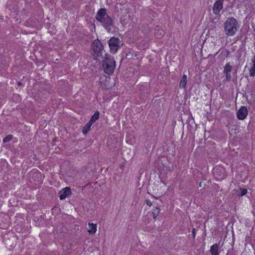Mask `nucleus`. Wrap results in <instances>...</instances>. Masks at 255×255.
<instances>
[{"instance_id":"obj_19","label":"nucleus","mask_w":255,"mask_h":255,"mask_svg":"<svg viewBox=\"0 0 255 255\" xmlns=\"http://www.w3.org/2000/svg\"><path fill=\"white\" fill-rule=\"evenodd\" d=\"M226 79L227 81H229L231 79L230 72L226 73Z\"/></svg>"},{"instance_id":"obj_21","label":"nucleus","mask_w":255,"mask_h":255,"mask_svg":"<svg viewBox=\"0 0 255 255\" xmlns=\"http://www.w3.org/2000/svg\"><path fill=\"white\" fill-rule=\"evenodd\" d=\"M146 204H147V205H148L149 206H151L152 205V203L149 200H147Z\"/></svg>"},{"instance_id":"obj_5","label":"nucleus","mask_w":255,"mask_h":255,"mask_svg":"<svg viewBox=\"0 0 255 255\" xmlns=\"http://www.w3.org/2000/svg\"><path fill=\"white\" fill-rule=\"evenodd\" d=\"M109 45L111 52L115 53L120 47L121 41L118 38L112 37L109 40Z\"/></svg>"},{"instance_id":"obj_9","label":"nucleus","mask_w":255,"mask_h":255,"mask_svg":"<svg viewBox=\"0 0 255 255\" xmlns=\"http://www.w3.org/2000/svg\"><path fill=\"white\" fill-rule=\"evenodd\" d=\"M87 229L89 234H94L97 232V224L89 223Z\"/></svg>"},{"instance_id":"obj_17","label":"nucleus","mask_w":255,"mask_h":255,"mask_svg":"<svg viewBox=\"0 0 255 255\" xmlns=\"http://www.w3.org/2000/svg\"><path fill=\"white\" fill-rule=\"evenodd\" d=\"M12 138V135H8L3 138V142H6L10 141Z\"/></svg>"},{"instance_id":"obj_23","label":"nucleus","mask_w":255,"mask_h":255,"mask_svg":"<svg viewBox=\"0 0 255 255\" xmlns=\"http://www.w3.org/2000/svg\"><path fill=\"white\" fill-rule=\"evenodd\" d=\"M163 33H164L163 31V30H161V32H160V34H161V35H163Z\"/></svg>"},{"instance_id":"obj_22","label":"nucleus","mask_w":255,"mask_h":255,"mask_svg":"<svg viewBox=\"0 0 255 255\" xmlns=\"http://www.w3.org/2000/svg\"><path fill=\"white\" fill-rule=\"evenodd\" d=\"M219 175L221 176V178H219L218 179L220 180L221 179H222L223 178V176H222L221 174H220Z\"/></svg>"},{"instance_id":"obj_3","label":"nucleus","mask_w":255,"mask_h":255,"mask_svg":"<svg viewBox=\"0 0 255 255\" xmlns=\"http://www.w3.org/2000/svg\"><path fill=\"white\" fill-rule=\"evenodd\" d=\"M115 67V61L113 57L106 54L104 61V69L105 73L111 74L113 73Z\"/></svg>"},{"instance_id":"obj_14","label":"nucleus","mask_w":255,"mask_h":255,"mask_svg":"<svg viewBox=\"0 0 255 255\" xmlns=\"http://www.w3.org/2000/svg\"><path fill=\"white\" fill-rule=\"evenodd\" d=\"M99 117V112H96L92 116L90 122H92L93 124L95 121L98 119Z\"/></svg>"},{"instance_id":"obj_16","label":"nucleus","mask_w":255,"mask_h":255,"mask_svg":"<svg viewBox=\"0 0 255 255\" xmlns=\"http://www.w3.org/2000/svg\"><path fill=\"white\" fill-rule=\"evenodd\" d=\"M160 211V208H159L158 207H155V208L153 210V211L152 212L154 218H155L157 217V216L159 213Z\"/></svg>"},{"instance_id":"obj_4","label":"nucleus","mask_w":255,"mask_h":255,"mask_svg":"<svg viewBox=\"0 0 255 255\" xmlns=\"http://www.w3.org/2000/svg\"><path fill=\"white\" fill-rule=\"evenodd\" d=\"M93 56L96 59H99L103 53V45L99 39L94 40L93 43Z\"/></svg>"},{"instance_id":"obj_13","label":"nucleus","mask_w":255,"mask_h":255,"mask_svg":"<svg viewBox=\"0 0 255 255\" xmlns=\"http://www.w3.org/2000/svg\"><path fill=\"white\" fill-rule=\"evenodd\" d=\"M92 124V122H89L84 127L83 129V133L84 134H86L90 130Z\"/></svg>"},{"instance_id":"obj_18","label":"nucleus","mask_w":255,"mask_h":255,"mask_svg":"<svg viewBox=\"0 0 255 255\" xmlns=\"http://www.w3.org/2000/svg\"><path fill=\"white\" fill-rule=\"evenodd\" d=\"M241 193H240L241 196L245 195L247 193V190L246 189H241Z\"/></svg>"},{"instance_id":"obj_15","label":"nucleus","mask_w":255,"mask_h":255,"mask_svg":"<svg viewBox=\"0 0 255 255\" xmlns=\"http://www.w3.org/2000/svg\"><path fill=\"white\" fill-rule=\"evenodd\" d=\"M232 70V66L229 64H227L224 67V72L225 73L230 72Z\"/></svg>"},{"instance_id":"obj_1","label":"nucleus","mask_w":255,"mask_h":255,"mask_svg":"<svg viewBox=\"0 0 255 255\" xmlns=\"http://www.w3.org/2000/svg\"><path fill=\"white\" fill-rule=\"evenodd\" d=\"M97 21L101 22L103 26L108 31H110L113 27V20L107 14L105 8L100 9L96 15Z\"/></svg>"},{"instance_id":"obj_10","label":"nucleus","mask_w":255,"mask_h":255,"mask_svg":"<svg viewBox=\"0 0 255 255\" xmlns=\"http://www.w3.org/2000/svg\"><path fill=\"white\" fill-rule=\"evenodd\" d=\"M219 247L217 244H214L210 249V252L212 255H219L218 252Z\"/></svg>"},{"instance_id":"obj_20","label":"nucleus","mask_w":255,"mask_h":255,"mask_svg":"<svg viewBox=\"0 0 255 255\" xmlns=\"http://www.w3.org/2000/svg\"><path fill=\"white\" fill-rule=\"evenodd\" d=\"M219 167H216V168L214 169V174H218V170H219Z\"/></svg>"},{"instance_id":"obj_11","label":"nucleus","mask_w":255,"mask_h":255,"mask_svg":"<svg viewBox=\"0 0 255 255\" xmlns=\"http://www.w3.org/2000/svg\"><path fill=\"white\" fill-rule=\"evenodd\" d=\"M187 84V76L184 74L181 79L180 82V88H184L186 87Z\"/></svg>"},{"instance_id":"obj_2","label":"nucleus","mask_w":255,"mask_h":255,"mask_svg":"<svg viewBox=\"0 0 255 255\" xmlns=\"http://www.w3.org/2000/svg\"><path fill=\"white\" fill-rule=\"evenodd\" d=\"M238 21L234 18H228L224 23L225 34L230 36H234L239 28Z\"/></svg>"},{"instance_id":"obj_12","label":"nucleus","mask_w":255,"mask_h":255,"mask_svg":"<svg viewBox=\"0 0 255 255\" xmlns=\"http://www.w3.org/2000/svg\"><path fill=\"white\" fill-rule=\"evenodd\" d=\"M252 65L250 69V74L251 76L255 75V56L252 60Z\"/></svg>"},{"instance_id":"obj_6","label":"nucleus","mask_w":255,"mask_h":255,"mask_svg":"<svg viewBox=\"0 0 255 255\" xmlns=\"http://www.w3.org/2000/svg\"><path fill=\"white\" fill-rule=\"evenodd\" d=\"M248 115L247 108L245 107H242L238 111L237 117L240 120L245 119Z\"/></svg>"},{"instance_id":"obj_8","label":"nucleus","mask_w":255,"mask_h":255,"mask_svg":"<svg viewBox=\"0 0 255 255\" xmlns=\"http://www.w3.org/2000/svg\"><path fill=\"white\" fill-rule=\"evenodd\" d=\"M71 193V189L69 187H66L59 192L60 199H65Z\"/></svg>"},{"instance_id":"obj_7","label":"nucleus","mask_w":255,"mask_h":255,"mask_svg":"<svg viewBox=\"0 0 255 255\" xmlns=\"http://www.w3.org/2000/svg\"><path fill=\"white\" fill-rule=\"evenodd\" d=\"M223 2V0H218L214 3L213 10L215 14H218L222 9Z\"/></svg>"}]
</instances>
